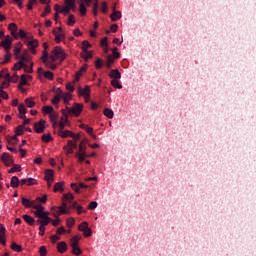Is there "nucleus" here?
I'll return each mask as SVG.
<instances>
[{"label": "nucleus", "instance_id": "obj_44", "mask_svg": "<svg viewBox=\"0 0 256 256\" xmlns=\"http://www.w3.org/2000/svg\"><path fill=\"white\" fill-rule=\"evenodd\" d=\"M18 111L20 115H27V109L25 108V104H20L18 106Z\"/></svg>", "mask_w": 256, "mask_h": 256}, {"label": "nucleus", "instance_id": "obj_61", "mask_svg": "<svg viewBox=\"0 0 256 256\" xmlns=\"http://www.w3.org/2000/svg\"><path fill=\"white\" fill-rule=\"evenodd\" d=\"M66 223H67V227H69V229H71V227H73L75 225V219L69 218Z\"/></svg>", "mask_w": 256, "mask_h": 256}, {"label": "nucleus", "instance_id": "obj_56", "mask_svg": "<svg viewBox=\"0 0 256 256\" xmlns=\"http://www.w3.org/2000/svg\"><path fill=\"white\" fill-rule=\"evenodd\" d=\"M0 97H2V99H9V94L3 90V87H0Z\"/></svg>", "mask_w": 256, "mask_h": 256}, {"label": "nucleus", "instance_id": "obj_13", "mask_svg": "<svg viewBox=\"0 0 256 256\" xmlns=\"http://www.w3.org/2000/svg\"><path fill=\"white\" fill-rule=\"evenodd\" d=\"M36 47H39V42L37 40H31L28 42V49L35 55L37 53V50H35Z\"/></svg>", "mask_w": 256, "mask_h": 256}, {"label": "nucleus", "instance_id": "obj_29", "mask_svg": "<svg viewBox=\"0 0 256 256\" xmlns=\"http://www.w3.org/2000/svg\"><path fill=\"white\" fill-rule=\"evenodd\" d=\"M50 121L52 123L53 127H57V114L55 112H52L50 115Z\"/></svg>", "mask_w": 256, "mask_h": 256}, {"label": "nucleus", "instance_id": "obj_3", "mask_svg": "<svg viewBox=\"0 0 256 256\" xmlns=\"http://www.w3.org/2000/svg\"><path fill=\"white\" fill-rule=\"evenodd\" d=\"M67 57V54H65V51L61 47H55L52 51V55H50V60L52 63H55L57 59H60V61H65Z\"/></svg>", "mask_w": 256, "mask_h": 256}, {"label": "nucleus", "instance_id": "obj_48", "mask_svg": "<svg viewBox=\"0 0 256 256\" xmlns=\"http://www.w3.org/2000/svg\"><path fill=\"white\" fill-rule=\"evenodd\" d=\"M43 55L41 57L43 63H47L48 62V59H49V53L47 52V50H44L43 52Z\"/></svg>", "mask_w": 256, "mask_h": 256}, {"label": "nucleus", "instance_id": "obj_4", "mask_svg": "<svg viewBox=\"0 0 256 256\" xmlns=\"http://www.w3.org/2000/svg\"><path fill=\"white\" fill-rule=\"evenodd\" d=\"M79 241H81V237H79V236L72 237V239L70 241V247H72L73 255L79 256V255H81V253H83L81 248H79Z\"/></svg>", "mask_w": 256, "mask_h": 256}, {"label": "nucleus", "instance_id": "obj_47", "mask_svg": "<svg viewBox=\"0 0 256 256\" xmlns=\"http://www.w3.org/2000/svg\"><path fill=\"white\" fill-rule=\"evenodd\" d=\"M66 7H69L70 9H74L75 7V0H65Z\"/></svg>", "mask_w": 256, "mask_h": 256}, {"label": "nucleus", "instance_id": "obj_30", "mask_svg": "<svg viewBox=\"0 0 256 256\" xmlns=\"http://www.w3.org/2000/svg\"><path fill=\"white\" fill-rule=\"evenodd\" d=\"M62 99L64 100L65 105H69V102L71 101L72 96L70 93L63 94L62 92Z\"/></svg>", "mask_w": 256, "mask_h": 256}, {"label": "nucleus", "instance_id": "obj_20", "mask_svg": "<svg viewBox=\"0 0 256 256\" xmlns=\"http://www.w3.org/2000/svg\"><path fill=\"white\" fill-rule=\"evenodd\" d=\"M79 3V11L82 17H85L87 15V8L85 7V4L83 3V0H78Z\"/></svg>", "mask_w": 256, "mask_h": 256}, {"label": "nucleus", "instance_id": "obj_34", "mask_svg": "<svg viewBox=\"0 0 256 256\" xmlns=\"http://www.w3.org/2000/svg\"><path fill=\"white\" fill-rule=\"evenodd\" d=\"M9 31H11V35H15L17 33V24L15 23H10L8 25Z\"/></svg>", "mask_w": 256, "mask_h": 256}, {"label": "nucleus", "instance_id": "obj_36", "mask_svg": "<svg viewBox=\"0 0 256 256\" xmlns=\"http://www.w3.org/2000/svg\"><path fill=\"white\" fill-rule=\"evenodd\" d=\"M25 103L30 109H33V107L36 105L35 101H33V98H26Z\"/></svg>", "mask_w": 256, "mask_h": 256}, {"label": "nucleus", "instance_id": "obj_5", "mask_svg": "<svg viewBox=\"0 0 256 256\" xmlns=\"http://www.w3.org/2000/svg\"><path fill=\"white\" fill-rule=\"evenodd\" d=\"M66 110L69 115H75V117H79L81 115V111H83V104L75 103L72 108L66 107Z\"/></svg>", "mask_w": 256, "mask_h": 256}, {"label": "nucleus", "instance_id": "obj_28", "mask_svg": "<svg viewBox=\"0 0 256 256\" xmlns=\"http://www.w3.org/2000/svg\"><path fill=\"white\" fill-rule=\"evenodd\" d=\"M23 129H25V127L23 125L17 126L16 131H15V136H13V139H17V137H19V135H23Z\"/></svg>", "mask_w": 256, "mask_h": 256}, {"label": "nucleus", "instance_id": "obj_31", "mask_svg": "<svg viewBox=\"0 0 256 256\" xmlns=\"http://www.w3.org/2000/svg\"><path fill=\"white\" fill-rule=\"evenodd\" d=\"M103 113H104L105 117H108V119H113V117L115 115L113 113V110H111L109 108L104 109Z\"/></svg>", "mask_w": 256, "mask_h": 256}, {"label": "nucleus", "instance_id": "obj_19", "mask_svg": "<svg viewBox=\"0 0 256 256\" xmlns=\"http://www.w3.org/2000/svg\"><path fill=\"white\" fill-rule=\"evenodd\" d=\"M112 21H119L121 19V11H116L115 6L113 7V13L110 15Z\"/></svg>", "mask_w": 256, "mask_h": 256}, {"label": "nucleus", "instance_id": "obj_57", "mask_svg": "<svg viewBox=\"0 0 256 256\" xmlns=\"http://www.w3.org/2000/svg\"><path fill=\"white\" fill-rule=\"evenodd\" d=\"M49 13H51V6L47 5L45 7V11L41 14V17H47V15H49Z\"/></svg>", "mask_w": 256, "mask_h": 256}, {"label": "nucleus", "instance_id": "obj_58", "mask_svg": "<svg viewBox=\"0 0 256 256\" xmlns=\"http://www.w3.org/2000/svg\"><path fill=\"white\" fill-rule=\"evenodd\" d=\"M70 11H71V8L68 6L62 7L60 9V13H64V15H69Z\"/></svg>", "mask_w": 256, "mask_h": 256}, {"label": "nucleus", "instance_id": "obj_59", "mask_svg": "<svg viewBox=\"0 0 256 256\" xmlns=\"http://www.w3.org/2000/svg\"><path fill=\"white\" fill-rule=\"evenodd\" d=\"M68 25L70 27H73V25H75V16L74 15H70L68 18Z\"/></svg>", "mask_w": 256, "mask_h": 256}, {"label": "nucleus", "instance_id": "obj_63", "mask_svg": "<svg viewBox=\"0 0 256 256\" xmlns=\"http://www.w3.org/2000/svg\"><path fill=\"white\" fill-rule=\"evenodd\" d=\"M40 256H46L47 255V248L45 246H41L39 250Z\"/></svg>", "mask_w": 256, "mask_h": 256}, {"label": "nucleus", "instance_id": "obj_26", "mask_svg": "<svg viewBox=\"0 0 256 256\" xmlns=\"http://www.w3.org/2000/svg\"><path fill=\"white\" fill-rule=\"evenodd\" d=\"M10 248L12 249V251H15L16 253H21V251H23V247L15 242L11 244Z\"/></svg>", "mask_w": 256, "mask_h": 256}, {"label": "nucleus", "instance_id": "obj_32", "mask_svg": "<svg viewBox=\"0 0 256 256\" xmlns=\"http://www.w3.org/2000/svg\"><path fill=\"white\" fill-rule=\"evenodd\" d=\"M59 211L61 215H67L69 210H67V204L65 202L62 203V206L59 207Z\"/></svg>", "mask_w": 256, "mask_h": 256}, {"label": "nucleus", "instance_id": "obj_10", "mask_svg": "<svg viewBox=\"0 0 256 256\" xmlns=\"http://www.w3.org/2000/svg\"><path fill=\"white\" fill-rule=\"evenodd\" d=\"M63 149L64 151H67V155H71V153H73V149H77V143L69 140L67 146H64Z\"/></svg>", "mask_w": 256, "mask_h": 256}, {"label": "nucleus", "instance_id": "obj_35", "mask_svg": "<svg viewBox=\"0 0 256 256\" xmlns=\"http://www.w3.org/2000/svg\"><path fill=\"white\" fill-rule=\"evenodd\" d=\"M76 157L78 158L80 163H83V161H85V158L87 157V152L76 153Z\"/></svg>", "mask_w": 256, "mask_h": 256}, {"label": "nucleus", "instance_id": "obj_39", "mask_svg": "<svg viewBox=\"0 0 256 256\" xmlns=\"http://www.w3.org/2000/svg\"><path fill=\"white\" fill-rule=\"evenodd\" d=\"M43 112L46 113V115H51V113H54L53 106H44Z\"/></svg>", "mask_w": 256, "mask_h": 256}, {"label": "nucleus", "instance_id": "obj_62", "mask_svg": "<svg viewBox=\"0 0 256 256\" xmlns=\"http://www.w3.org/2000/svg\"><path fill=\"white\" fill-rule=\"evenodd\" d=\"M84 237H91L93 235V232L91 231V228H86L84 231Z\"/></svg>", "mask_w": 256, "mask_h": 256}, {"label": "nucleus", "instance_id": "obj_33", "mask_svg": "<svg viewBox=\"0 0 256 256\" xmlns=\"http://www.w3.org/2000/svg\"><path fill=\"white\" fill-rule=\"evenodd\" d=\"M16 59H19V61H22V63H25V64L29 63V60H30V58L26 54H20Z\"/></svg>", "mask_w": 256, "mask_h": 256}, {"label": "nucleus", "instance_id": "obj_18", "mask_svg": "<svg viewBox=\"0 0 256 256\" xmlns=\"http://www.w3.org/2000/svg\"><path fill=\"white\" fill-rule=\"evenodd\" d=\"M109 77L114 80L121 79V72H119L118 69H113L111 70Z\"/></svg>", "mask_w": 256, "mask_h": 256}, {"label": "nucleus", "instance_id": "obj_15", "mask_svg": "<svg viewBox=\"0 0 256 256\" xmlns=\"http://www.w3.org/2000/svg\"><path fill=\"white\" fill-rule=\"evenodd\" d=\"M27 77H28V79H31V76H27L25 74H22L20 76V82L18 84V89H23V86L27 85Z\"/></svg>", "mask_w": 256, "mask_h": 256}, {"label": "nucleus", "instance_id": "obj_12", "mask_svg": "<svg viewBox=\"0 0 256 256\" xmlns=\"http://www.w3.org/2000/svg\"><path fill=\"white\" fill-rule=\"evenodd\" d=\"M79 95L85 97V99H89L91 97V88L89 86H85L84 89L79 88Z\"/></svg>", "mask_w": 256, "mask_h": 256}, {"label": "nucleus", "instance_id": "obj_37", "mask_svg": "<svg viewBox=\"0 0 256 256\" xmlns=\"http://www.w3.org/2000/svg\"><path fill=\"white\" fill-rule=\"evenodd\" d=\"M9 61H11V52H6V55L4 56V60L0 64L7 65Z\"/></svg>", "mask_w": 256, "mask_h": 256}, {"label": "nucleus", "instance_id": "obj_9", "mask_svg": "<svg viewBox=\"0 0 256 256\" xmlns=\"http://www.w3.org/2000/svg\"><path fill=\"white\" fill-rule=\"evenodd\" d=\"M11 43H13V38L7 36L4 41H2V47H4L5 52H11Z\"/></svg>", "mask_w": 256, "mask_h": 256}, {"label": "nucleus", "instance_id": "obj_46", "mask_svg": "<svg viewBox=\"0 0 256 256\" xmlns=\"http://www.w3.org/2000/svg\"><path fill=\"white\" fill-rule=\"evenodd\" d=\"M79 231H86V229H89V224L87 222H82L79 226H78Z\"/></svg>", "mask_w": 256, "mask_h": 256}, {"label": "nucleus", "instance_id": "obj_2", "mask_svg": "<svg viewBox=\"0 0 256 256\" xmlns=\"http://www.w3.org/2000/svg\"><path fill=\"white\" fill-rule=\"evenodd\" d=\"M22 199V205L26 207V209H35L34 211H45V207L41 204H37L35 200H29L28 198L21 197Z\"/></svg>", "mask_w": 256, "mask_h": 256}, {"label": "nucleus", "instance_id": "obj_1", "mask_svg": "<svg viewBox=\"0 0 256 256\" xmlns=\"http://www.w3.org/2000/svg\"><path fill=\"white\" fill-rule=\"evenodd\" d=\"M33 214L35 217H37L36 223H38L39 226V235L43 237L45 235V227L49 225L53 221L51 217H49V212L45 210H38L33 211Z\"/></svg>", "mask_w": 256, "mask_h": 256}, {"label": "nucleus", "instance_id": "obj_52", "mask_svg": "<svg viewBox=\"0 0 256 256\" xmlns=\"http://www.w3.org/2000/svg\"><path fill=\"white\" fill-rule=\"evenodd\" d=\"M82 75H83V72H82L81 70H78V71L76 72V76H75V78H74V80H73V83L76 84L77 81H79V79H81V76H82Z\"/></svg>", "mask_w": 256, "mask_h": 256}, {"label": "nucleus", "instance_id": "obj_21", "mask_svg": "<svg viewBox=\"0 0 256 256\" xmlns=\"http://www.w3.org/2000/svg\"><path fill=\"white\" fill-rule=\"evenodd\" d=\"M22 47H23V44L21 42H18L17 45L14 47V55L16 59H19V55H21Z\"/></svg>", "mask_w": 256, "mask_h": 256}, {"label": "nucleus", "instance_id": "obj_16", "mask_svg": "<svg viewBox=\"0 0 256 256\" xmlns=\"http://www.w3.org/2000/svg\"><path fill=\"white\" fill-rule=\"evenodd\" d=\"M22 219H24L25 223L29 224L31 227H33V225H35V218H33L32 216L24 214L22 216Z\"/></svg>", "mask_w": 256, "mask_h": 256}, {"label": "nucleus", "instance_id": "obj_45", "mask_svg": "<svg viewBox=\"0 0 256 256\" xmlns=\"http://www.w3.org/2000/svg\"><path fill=\"white\" fill-rule=\"evenodd\" d=\"M26 63H29V65H27V67L24 69L25 73H33V62L31 61V59L29 60V62H26Z\"/></svg>", "mask_w": 256, "mask_h": 256}, {"label": "nucleus", "instance_id": "obj_38", "mask_svg": "<svg viewBox=\"0 0 256 256\" xmlns=\"http://www.w3.org/2000/svg\"><path fill=\"white\" fill-rule=\"evenodd\" d=\"M73 132L69 131V130H62V132H58V134L60 135V137L63 138H67V137H71V134Z\"/></svg>", "mask_w": 256, "mask_h": 256}, {"label": "nucleus", "instance_id": "obj_25", "mask_svg": "<svg viewBox=\"0 0 256 256\" xmlns=\"http://www.w3.org/2000/svg\"><path fill=\"white\" fill-rule=\"evenodd\" d=\"M53 35H55V41L56 43H61L62 39H65V34L61 32L60 34L57 33V30H53Z\"/></svg>", "mask_w": 256, "mask_h": 256}, {"label": "nucleus", "instance_id": "obj_6", "mask_svg": "<svg viewBox=\"0 0 256 256\" xmlns=\"http://www.w3.org/2000/svg\"><path fill=\"white\" fill-rule=\"evenodd\" d=\"M45 123L46 121L41 119L39 122L34 123V130L36 133H45Z\"/></svg>", "mask_w": 256, "mask_h": 256}, {"label": "nucleus", "instance_id": "obj_60", "mask_svg": "<svg viewBox=\"0 0 256 256\" xmlns=\"http://www.w3.org/2000/svg\"><path fill=\"white\" fill-rule=\"evenodd\" d=\"M7 232V229L5 226L1 225L0 226V239H3L5 237V233Z\"/></svg>", "mask_w": 256, "mask_h": 256}, {"label": "nucleus", "instance_id": "obj_64", "mask_svg": "<svg viewBox=\"0 0 256 256\" xmlns=\"http://www.w3.org/2000/svg\"><path fill=\"white\" fill-rule=\"evenodd\" d=\"M88 209L90 210L97 209V201L90 202L88 205Z\"/></svg>", "mask_w": 256, "mask_h": 256}, {"label": "nucleus", "instance_id": "obj_41", "mask_svg": "<svg viewBox=\"0 0 256 256\" xmlns=\"http://www.w3.org/2000/svg\"><path fill=\"white\" fill-rule=\"evenodd\" d=\"M87 146H85V140H82L79 145V153H87Z\"/></svg>", "mask_w": 256, "mask_h": 256}, {"label": "nucleus", "instance_id": "obj_27", "mask_svg": "<svg viewBox=\"0 0 256 256\" xmlns=\"http://www.w3.org/2000/svg\"><path fill=\"white\" fill-rule=\"evenodd\" d=\"M62 114H63V116L60 119V123H66V124L69 125V114H68V112L65 111V110H62Z\"/></svg>", "mask_w": 256, "mask_h": 256}, {"label": "nucleus", "instance_id": "obj_42", "mask_svg": "<svg viewBox=\"0 0 256 256\" xmlns=\"http://www.w3.org/2000/svg\"><path fill=\"white\" fill-rule=\"evenodd\" d=\"M83 59H85V61H87L88 59H91V57H93V52L86 50L84 51V54L82 55Z\"/></svg>", "mask_w": 256, "mask_h": 256}, {"label": "nucleus", "instance_id": "obj_53", "mask_svg": "<svg viewBox=\"0 0 256 256\" xmlns=\"http://www.w3.org/2000/svg\"><path fill=\"white\" fill-rule=\"evenodd\" d=\"M96 69H102L103 68V60L101 58H98L95 62Z\"/></svg>", "mask_w": 256, "mask_h": 256}, {"label": "nucleus", "instance_id": "obj_17", "mask_svg": "<svg viewBox=\"0 0 256 256\" xmlns=\"http://www.w3.org/2000/svg\"><path fill=\"white\" fill-rule=\"evenodd\" d=\"M27 68V64H25V62L23 61H18L14 64L13 70L14 71H21L22 69Z\"/></svg>", "mask_w": 256, "mask_h": 256}, {"label": "nucleus", "instance_id": "obj_49", "mask_svg": "<svg viewBox=\"0 0 256 256\" xmlns=\"http://www.w3.org/2000/svg\"><path fill=\"white\" fill-rule=\"evenodd\" d=\"M89 47H91V43H89V41L85 40L82 42V50L83 51H88L87 49H89Z\"/></svg>", "mask_w": 256, "mask_h": 256}, {"label": "nucleus", "instance_id": "obj_51", "mask_svg": "<svg viewBox=\"0 0 256 256\" xmlns=\"http://www.w3.org/2000/svg\"><path fill=\"white\" fill-rule=\"evenodd\" d=\"M45 65H47L50 69H52V71H55V69H57V64L53 63V61L46 62Z\"/></svg>", "mask_w": 256, "mask_h": 256}, {"label": "nucleus", "instance_id": "obj_7", "mask_svg": "<svg viewBox=\"0 0 256 256\" xmlns=\"http://www.w3.org/2000/svg\"><path fill=\"white\" fill-rule=\"evenodd\" d=\"M1 160L3 161V163H5L7 167H11V165H13V158H11V155H9V153L7 152H4L2 154Z\"/></svg>", "mask_w": 256, "mask_h": 256}, {"label": "nucleus", "instance_id": "obj_54", "mask_svg": "<svg viewBox=\"0 0 256 256\" xmlns=\"http://www.w3.org/2000/svg\"><path fill=\"white\" fill-rule=\"evenodd\" d=\"M43 75H44V77H45L46 79L53 80V77H54L53 72H51V71H45V72L43 73Z\"/></svg>", "mask_w": 256, "mask_h": 256}, {"label": "nucleus", "instance_id": "obj_22", "mask_svg": "<svg viewBox=\"0 0 256 256\" xmlns=\"http://www.w3.org/2000/svg\"><path fill=\"white\" fill-rule=\"evenodd\" d=\"M63 185H65V182H58L54 184V193H57V191H60L61 193H63L64 188Z\"/></svg>", "mask_w": 256, "mask_h": 256}, {"label": "nucleus", "instance_id": "obj_55", "mask_svg": "<svg viewBox=\"0 0 256 256\" xmlns=\"http://www.w3.org/2000/svg\"><path fill=\"white\" fill-rule=\"evenodd\" d=\"M15 171H21V166L14 164L13 167L8 171V173H15Z\"/></svg>", "mask_w": 256, "mask_h": 256}, {"label": "nucleus", "instance_id": "obj_23", "mask_svg": "<svg viewBox=\"0 0 256 256\" xmlns=\"http://www.w3.org/2000/svg\"><path fill=\"white\" fill-rule=\"evenodd\" d=\"M58 253H65L67 251V243L59 242L57 244Z\"/></svg>", "mask_w": 256, "mask_h": 256}, {"label": "nucleus", "instance_id": "obj_40", "mask_svg": "<svg viewBox=\"0 0 256 256\" xmlns=\"http://www.w3.org/2000/svg\"><path fill=\"white\" fill-rule=\"evenodd\" d=\"M41 139L44 143H49L50 141H53V137H51V134H44L42 135Z\"/></svg>", "mask_w": 256, "mask_h": 256}, {"label": "nucleus", "instance_id": "obj_14", "mask_svg": "<svg viewBox=\"0 0 256 256\" xmlns=\"http://www.w3.org/2000/svg\"><path fill=\"white\" fill-rule=\"evenodd\" d=\"M45 181H55V172L52 169L45 171Z\"/></svg>", "mask_w": 256, "mask_h": 256}, {"label": "nucleus", "instance_id": "obj_8", "mask_svg": "<svg viewBox=\"0 0 256 256\" xmlns=\"http://www.w3.org/2000/svg\"><path fill=\"white\" fill-rule=\"evenodd\" d=\"M70 187H71V189H73V191H75V193H80V189H87L89 187V185H86L83 182H81L79 184L71 183Z\"/></svg>", "mask_w": 256, "mask_h": 256}, {"label": "nucleus", "instance_id": "obj_50", "mask_svg": "<svg viewBox=\"0 0 256 256\" xmlns=\"http://www.w3.org/2000/svg\"><path fill=\"white\" fill-rule=\"evenodd\" d=\"M63 199H65V201H73V199H75V196H73V194L71 193H67L63 195Z\"/></svg>", "mask_w": 256, "mask_h": 256}, {"label": "nucleus", "instance_id": "obj_24", "mask_svg": "<svg viewBox=\"0 0 256 256\" xmlns=\"http://www.w3.org/2000/svg\"><path fill=\"white\" fill-rule=\"evenodd\" d=\"M19 178L17 176H13L10 181V186L13 187V189H17L19 187Z\"/></svg>", "mask_w": 256, "mask_h": 256}, {"label": "nucleus", "instance_id": "obj_43", "mask_svg": "<svg viewBox=\"0 0 256 256\" xmlns=\"http://www.w3.org/2000/svg\"><path fill=\"white\" fill-rule=\"evenodd\" d=\"M112 87H115V89H123V85L119 83V80H111Z\"/></svg>", "mask_w": 256, "mask_h": 256}, {"label": "nucleus", "instance_id": "obj_11", "mask_svg": "<svg viewBox=\"0 0 256 256\" xmlns=\"http://www.w3.org/2000/svg\"><path fill=\"white\" fill-rule=\"evenodd\" d=\"M62 97H63V91L61 90V88H58L56 90V95H54V98L52 99V104L59 105Z\"/></svg>", "mask_w": 256, "mask_h": 256}]
</instances>
